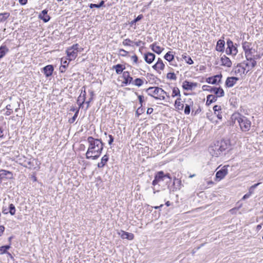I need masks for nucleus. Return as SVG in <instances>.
Masks as SVG:
<instances>
[{"label":"nucleus","mask_w":263,"mask_h":263,"mask_svg":"<svg viewBox=\"0 0 263 263\" xmlns=\"http://www.w3.org/2000/svg\"><path fill=\"white\" fill-rule=\"evenodd\" d=\"M87 140L89 145L86 153V158L88 159H97L102 153L104 143L101 139H95L91 136L88 137Z\"/></svg>","instance_id":"obj_1"},{"label":"nucleus","mask_w":263,"mask_h":263,"mask_svg":"<svg viewBox=\"0 0 263 263\" xmlns=\"http://www.w3.org/2000/svg\"><path fill=\"white\" fill-rule=\"evenodd\" d=\"M229 147V144L228 141L221 140L211 145L209 148V151L212 156L218 157Z\"/></svg>","instance_id":"obj_2"},{"label":"nucleus","mask_w":263,"mask_h":263,"mask_svg":"<svg viewBox=\"0 0 263 263\" xmlns=\"http://www.w3.org/2000/svg\"><path fill=\"white\" fill-rule=\"evenodd\" d=\"M232 119L237 121L242 132H248L251 128V122L246 117L240 114H234Z\"/></svg>","instance_id":"obj_3"},{"label":"nucleus","mask_w":263,"mask_h":263,"mask_svg":"<svg viewBox=\"0 0 263 263\" xmlns=\"http://www.w3.org/2000/svg\"><path fill=\"white\" fill-rule=\"evenodd\" d=\"M203 90L208 91L214 93L217 97H222L224 96V92L220 87H216L208 85H203L202 87Z\"/></svg>","instance_id":"obj_4"},{"label":"nucleus","mask_w":263,"mask_h":263,"mask_svg":"<svg viewBox=\"0 0 263 263\" xmlns=\"http://www.w3.org/2000/svg\"><path fill=\"white\" fill-rule=\"evenodd\" d=\"M227 45L226 53L229 55H235L238 52L237 45H234L233 42L230 39L227 40Z\"/></svg>","instance_id":"obj_5"},{"label":"nucleus","mask_w":263,"mask_h":263,"mask_svg":"<svg viewBox=\"0 0 263 263\" xmlns=\"http://www.w3.org/2000/svg\"><path fill=\"white\" fill-rule=\"evenodd\" d=\"M229 165L223 166L220 170L218 171L215 175L216 181H219L223 179L228 173V167Z\"/></svg>","instance_id":"obj_6"},{"label":"nucleus","mask_w":263,"mask_h":263,"mask_svg":"<svg viewBox=\"0 0 263 263\" xmlns=\"http://www.w3.org/2000/svg\"><path fill=\"white\" fill-rule=\"evenodd\" d=\"M242 63L238 64L232 70V72L235 75H239L241 76L242 74H246L251 69H248L246 72V68L242 66Z\"/></svg>","instance_id":"obj_7"},{"label":"nucleus","mask_w":263,"mask_h":263,"mask_svg":"<svg viewBox=\"0 0 263 263\" xmlns=\"http://www.w3.org/2000/svg\"><path fill=\"white\" fill-rule=\"evenodd\" d=\"M165 180L164 173L163 171H159L157 172L154 176V179L152 182V184L154 186L156 185L159 182Z\"/></svg>","instance_id":"obj_8"},{"label":"nucleus","mask_w":263,"mask_h":263,"mask_svg":"<svg viewBox=\"0 0 263 263\" xmlns=\"http://www.w3.org/2000/svg\"><path fill=\"white\" fill-rule=\"evenodd\" d=\"M13 178L12 172L5 170L0 171V182L5 179H11Z\"/></svg>","instance_id":"obj_9"},{"label":"nucleus","mask_w":263,"mask_h":263,"mask_svg":"<svg viewBox=\"0 0 263 263\" xmlns=\"http://www.w3.org/2000/svg\"><path fill=\"white\" fill-rule=\"evenodd\" d=\"M122 78L124 79V81L122 84L124 85H127L133 82V79L130 76L129 72L127 71L123 72Z\"/></svg>","instance_id":"obj_10"},{"label":"nucleus","mask_w":263,"mask_h":263,"mask_svg":"<svg viewBox=\"0 0 263 263\" xmlns=\"http://www.w3.org/2000/svg\"><path fill=\"white\" fill-rule=\"evenodd\" d=\"M78 51L74 50L70 47H69L66 50L67 55L68 57V60L69 61L74 60L78 56Z\"/></svg>","instance_id":"obj_11"},{"label":"nucleus","mask_w":263,"mask_h":263,"mask_svg":"<svg viewBox=\"0 0 263 263\" xmlns=\"http://www.w3.org/2000/svg\"><path fill=\"white\" fill-rule=\"evenodd\" d=\"M145 91L149 96L154 98L155 95L158 96V93L160 90L158 87H150L146 89Z\"/></svg>","instance_id":"obj_12"},{"label":"nucleus","mask_w":263,"mask_h":263,"mask_svg":"<svg viewBox=\"0 0 263 263\" xmlns=\"http://www.w3.org/2000/svg\"><path fill=\"white\" fill-rule=\"evenodd\" d=\"M54 67L52 65H48L43 68L42 71L46 77H49L52 74Z\"/></svg>","instance_id":"obj_13"},{"label":"nucleus","mask_w":263,"mask_h":263,"mask_svg":"<svg viewBox=\"0 0 263 263\" xmlns=\"http://www.w3.org/2000/svg\"><path fill=\"white\" fill-rule=\"evenodd\" d=\"M239 78L237 77H229L226 80V85L228 87H232L236 84Z\"/></svg>","instance_id":"obj_14"},{"label":"nucleus","mask_w":263,"mask_h":263,"mask_svg":"<svg viewBox=\"0 0 263 263\" xmlns=\"http://www.w3.org/2000/svg\"><path fill=\"white\" fill-rule=\"evenodd\" d=\"M221 77V74H218L214 77H209L207 79L206 82L209 84H216L218 82L220 81Z\"/></svg>","instance_id":"obj_15"},{"label":"nucleus","mask_w":263,"mask_h":263,"mask_svg":"<svg viewBox=\"0 0 263 263\" xmlns=\"http://www.w3.org/2000/svg\"><path fill=\"white\" fill-rule=\"evenodd\" d=\"M197 86V84L195 83L190 82L187 80L184 81L183 82L182 87L184 90H190Z\"/></svg>","instance_id":"obj_16"},{"label":"nucleus","mask_w":263,"mask_h":263,"mask_svg":"<svg viewBox=\"0 0 263 263\" xmlns=\"http://www.w3.org/2000/svg\"><path fill=\"white\" fill-rule=\"evenodd\" d=\"M48 11V10L44 9L39 15V18L43 20L45 23L48 22L50 19V17L47 14Z\"/></svg>","instance_id":"obj_17"},{"label":"nucleus","mask_w":263,"mask_h":263,"mask_svg":"<svg viewBox=\"0 0 263 263\" xmlns=\"http://www.w3.org/2000/svg\"><path fill=\"white\" fill-rule=\"evenodd\" d=\"M221 62V65L222 66H224L228 67H230L232 66V62L230 59L226 57L225 55H223L221 57L220 59Z\"/></svg>","instance_id":"obj_18"},{"label":"nucleus","mask_w":263,"mask_h":263,"mask_svg":"<svg viewBox=\"0 0 263 263\" xmlns=\"http://www.w3.org/2000/svg\"><path fill=\"white\" fill-rule=\"evenodd\" d=\"M225 42L223 40H219L216 44V49L217 51L222 52L224 51Z\"/></svg>","instance_id":"obj_19"},{"label":"nucleus","mask_w":263,"mask_h":263,"mask_svg":"<svg viewBox=\"0 0 263 263\" xmlns=\"http://www.w3.org/2000/svg\"><path fill=\"white\" fill-rule=\"evenodd\" d=\"M165 65L163 63L162 60L160 58H158L157 63L153 66V68L158 70V69H160L163 70L164 68Z\"/></svg>","instance_id":"obj_20"},{"label":"nucleus","mask_w":263,"mask_h":263,"mask_svg":"<svg viewBox=\"0 0 263 263\" xmlns=\"http://www.w3.org/2000/svg\"><path fill=\"white\" fill-rule=\"evenodd\" d=\"M155 58V55L151 52H148L144 55V60L148 64H151Z\"/></svg>","instance_id":"obj_21"},{"label":"nucleus","mask_w":263,"mask_h":263,"mask_svg":"<svg viewBox=\"0 0 263 263\" xmlns=\"http://www.w3.org/2000/svg\"><path fill=\"white\" fill-rule=\"evenodd\" d=\"M150 47L151 48V49L154 52H155V53H157L158 54H160L162 52L163 50L164 49V48H161L159 46H158L157 45V43L156 42H155L153 44H151Z\"/></svg>","instance_id":"obj_22"},{"label":"nucleus","mask_w":263,"mask_h":263,"mask_svg":"<svg viewBox=\"0 0 263 263\" xmlns=\"http://www.w3.org/2000/svg\"><path fill=\"white\" fill-rule=\"evenodd\" d=\"M121 232L122 234H121V237L122 239L133 240L134 238V235L133 233L126 232L123 231H122Z\"/></svg>","instance_id":"obj_23"},{"label":"nucleus","mask_w":263,"mask_h":263,"mask_svg":"<svg viewBox=\"0 0 263 263\" xmlns=\"http://www.w3.org/2000/svg\"><path fill=\"white\" fill-rule=\"evenodd\" d=\"M125 68V66L120 64H118L112 67V69L116 70L117 74H121Z\"/></svg>","instance_id":"obj_24"},{"label":"nucleus","mask_w":263,"mask_h":263,"mask_svg":"<svg viewBox=\"0 0 263 263\" xmlns=\"http://www.w3.org/2000/svg\"><path fill=\"white\" fill-rule=\"evenodd\" d=\"M218 97L213 95H209L206 97V102L207 105H210L212 103H214L217 101V99Z\"/></svg>","instance_id":"obj_25"},{"label":"nucleus","mask_w":263,"mask_h":263,"mask_svg":"<svg viewBox=\"0 0 263 263\" xmlns=\"http://www.w3.org/2000/svg\"><path fill=\"white\" fill-rule=\"evenodd\" d=\"M109 157L107 155H105L101 159V161L100 162L98 163V167L99 168H102L103 167L107 162L108 161Z\"/></svg>","instance_id":"obj_26"},{"label":"nucleus","mask_w":263,"mask_h":263,"mask_svg":"<svg viewBox=\"0 0 263 263\" xmlns=\"http://www.w3.org/2000/svg\"><path fill=\"white\" fill-rule=\"evenodd\" d=\"M160 90L159 92L158 93L157 97H154V98L156 100H164L165 99V97L164 96V95H166V92H165L163 89L160 88Z\"/></svg>","instance_id":"obj_27"},{"label":"nucleus","mask_w":263,"mask_h":263,"mask_svg":"<svg viewBox=\"0 0 263 263\" xmlns=\"http://www.w3.org/2000/svg\"><path fill=\"white\" fill-rule=\"evenodd\" d=\"M9 51V49L6 45L1 46L0 47V59L3 58Z\"/></svg>","instance_id":"obj_28"},{"label":"nucleus","mask_w":263,"mask_h":263,"mask_svg":"<svg viewBox=\"0 0 263 263\" xmlns=\"http://www.w3.org/2000/svg\"><path fill=\"white\" fill-rule=\"evenodd\" d=\"M181 98H178L175 102V107L178 110H182L184 105L181 103Z\"/></svg>","instance_id":"obj_29"},{"label":"nucleus","mask_w":263,"mask_h":263,"mask_svg":"<svg viewBox=\"0 0 263 263\" xmlns=\"http://www.w3.org/2000/svg\"><path fill=\"white\" fill-rule=\"evenodd\" d=\"M246 59L248 61H250L251 62V69L253 68H254L256 65V61L254 60L253 57H246Z\"/></svg>","instance_id":"obj_30"},{"label":"nucleus","mask_w":263,"mask_h":263,"mask_svg":"<svg viewBox=\"0 0 263 263\" xmlns=\"http://www.w3.org/2000/svg\"><path fill=\"white\" fill-rule=\"evenodd\" d=\"M10 16V13L4 12L0 13V22H5Z\"/></svg>","instance_id":"obj_31"},{"label":"nucleus","mask_w":263,"mask_h":263,"mask_svg":"<svg viewBox=\"0 0 263 263\" xmlns=\"http://www.w3.org/2000/svg\"><path fill=\"white\" fill-rule=\"evenodd\" d=\"M251 46V44L249 42L245 41L242 43V48L245 52H246V51L251 49L252 48Z\"/></svg>","instance_id":"obj_32"},{"label":"nucleus","mask_w":263,"mask_h":263,"mask_svg":"<svg viewBox=\"0 0 263 263\" xmlns=\"http://www.w3.org/2000/svg\"><path fill=\"white\" fill-rule=\"evenodd\" d=\"M164 58L167 61L171 62L174 59V55L171 51H168L165 54Z\"/></svg>","instance_id":"obj_33"},{"label":"nucleus","mask_w":263,"mask_h":263,"mask_svg":"<svg viewBox=\"0 0 263 263\" xmlns=\"http://www.w3.org/2000/svg\"><path fill=\"white\" fill-rule=\"evenodd\" d=\"M27 158H26L25 156H23L20 157L18 159V163L22 165V166L24 167H26V161L27 160Z\"/></svg>","instance_id":"obj_34"},{"label":"nucleus","mask_w":263,"mask_h":263,"mask_svg":"<svg viewBox=\"0 0 263 263\" xmlns=\"http://www.w3.org/2000/svg\"><path fill=\"white\" fill-rule=\"evenodd\" d=\"M182 58L184 59L186 63L190 65L193 64L194 63L192 58L190 57L187 55L186 54H183Z\"/></svg>","instance_id":"obj_35"},{"label":"nucleus","mask_w":263,"mask_h":263,"mask_svg":"<svg viewBox=\"0 0 263 263\" xmlns=\"http://www.w3.org/2000/svg\"><path fill=\"white\" fill-rule=\"evenodd\" d=\"M9 213L12 216L14 215L16 212V209L14 205L12 203L9 204Z\"/></svg>","instance_id":"obj_36"},{"label":"nucleus","mask_w":263,"mask_h":263,"mask_svg":"<svg viewBox=\"0 0 263 263\" xmlns=\"http://www.w3.org/2000/svg\"><path fill=\"white\" fill-rule=\"evenodd\" d=\"M172 96L173 97L179 96V98H180V91L178 87H174L173 88Z\"/></svg>","instance_id":"obj_37"},{"label":"nucleus","mask_w":263,"mask_h":263,"mask_svg":"<svg viewBox=\"0 0 263 263\" xmlns=\"http://www.w3.org/2000/svg\"><path fill=\"white\" fill-rule=\"evenodd\" d=\"M85 101V99L82 98V95H80L77 100V103L79 106V108L82 107L83 104Z\"/></svg>","instance_id":"obj_38"},{"label":"nucleus","mask_w":263,"mask_h":263,"mask_svg":"<svg viewBox=\"0 0 263 263\" xmlns=\"http://www.w3.org/2000/svg\"><path fill=\"white\" fill-rule=\"evenodd\" d=\"M143 17V16L142 14L139 15L136 18H135L134 20L130 22V23H129L130 26L135 25L137 22L140 21Z\"/></svg>","instance_id":"obj_39"},{"label":"nucleus","mask_w":263,"mask_h":263,"mask_svg":"<svg viewBox=\"0 0 263 263\" xmlns=\"http://www.w3.org/2000/svg\"><path fill=\"white\" fill-rule=\"evenodd\" d=\"M133 84L136 86L140 87L143 85V81L140 78H137L134 80Z\"/></svg>","instance_id":"obj_40"},{"label":"nucleus","mask_w":263,"mask_h":263,"mask_svg":"<svg viewBox=\"0 0 263 263\" xmlns=\"http://www.w3.org/2000/svg\"><path fill=\"white\" fill-rule=\"evenodd\" d=\"M193 104V102L191 101L190 104H185V108H184V114L186 115H189L190 113L191 107L190 106Z\"/></svg>","instance_id":"obj_41"},{"label":"nucleus","mask_w":263,"mask_h":263,"mask_svg":"<svg viewBox=\"0 0 263 263\" xmlns=\"http://www.w3.org/2000/svg\"><path fill=\"white\" fill-rule=\"evenodd\" d=\"M166 78L171 80H176L177 77L174 72H169L167 74Z\"/></svg>","instance_id":"obj_42"},{"label":"nucleus","mask_w":263,"mask_h":263,"mask_svg":"<svg viewBox=\"0 0 263 263\" xmlns=\"http://www.w3.org/2000/svg\"><path fill=\"white\" fill-rule=\"evenodd\" d=\"M255 52H256L255 49L252 48L251 49H250L248 51H246V52H245V55H246V57H249V56L253 57Z\"/></svg>","instance_id":"obj_43"},{"label":"nucleus","mask_w":263,"mask_h":263,"mask_svg":"<svg viewBox=\"0 0 263 263\" xmlns=\"http://www.w3.org/2000/svg\"><path fill=\"white\" fill-rule=\"evenodd\" d=\"M79 111V109H77L74 116L71 119H70L69 120V122L70 123H72L76 121V120L78 116Z\"/></svg>","instance_id":"obj_44"},{"label":"nucleus","mask_w":263,"mask_h":263,"mask_svg":"<svg viewBox=\"0 0 263 263\" xmlns=\"http://www.w3.org/2000/svg\"><path fill=\"white\" fill-rule=\"evenodd\" d=\"M11 105L8 104L6 106V108L7 110V111L5 113V115L6 116H9L10 115L12 112V109L11 107Z\"/></svg>","instance_id":"obj_45"},{"label":"nucleus","mask_w":263,"mask_h":263,"mask_svg":"<svg viewBox=\"0 0 263 263\" xmlns=\"http://www.w3.org/2000/svg\"><path fill=\"white\" fill-rule=\"evenodd\" d=\"M130 43H133V42L129 39H126L123 41L122 44L124 46H130Z\"/></svg>","instance_id":"obj_46"},{"label":"nucleus","mask_w":263,"mask_h":263,"mask_svg":"<svg viewBox=\"0 0 263 263\" xmlns=\"http://www.w3.org/2000/svg\"><path fill=\"white\" fill-rule=\"evenodd\" d=\"M71 48L73 49L74 50H76L78 52L80 51L81 52L82 50L79 48V45L78 44H76L73 45L72 46L70 47Z\"/></svg>","instance_id":"obj_47"},{"label":"nucleus","mask_w":263,"mask_h":263,"mask_svg":"<svg viewBox=\"0 0 263 263\" xmlns=\"http://www.w3.org/2000/svg\"><path fill=\"white\" fill-rule=\"evenodd\" d=\"M213 110L214 111V114H216L217 112L220 111L221 110V106L216 105L213 107Z\"/></svg>","instance_id":"obj_48"},{"label":"nucleus","mask_w":263,"mask_h":263,"mask_svg":"<svg viewBox=\"0 0 263 263\" xmlns=\"http://www.w3.org/2000/svg\"><path fill=\"white\" fill-rule=\"evenodd\" d=\"M164 178L165 179H167L168 180L166 181V183H170L171 181L172 178L169 173H167L166 174H164Z\"/></svg>","instance_id":"obj_49"},{"label":"nucleus","mask_w":263,"mask_h":263,"mask_svg":"<svg viewBox=\"0 0 263 263\" xmlns=\"http://www.w3.org/2000/svg\"><path fill=\"white\" fill-rule=\"evenodd\" d=\"M119 52H120V54L122 56V57H125L127 55V54H128V51L125 50L124 49H120L119 50Z\"/></svg>","instance_id":"obj_50"},{"label":"nucleus","mask_w":263,"mask_h":263,"mask_svg":"<svg viewBox=\"0 0 263 263\" xmlns=\"http://www.w3.org/2000/svg\"><path fill=\"white\" fill-rule=\"evenodd\" d=\"M108 137H109V139L108 140V143L109 145H111L114 142V138L111 135H109Z\"/></svg>","instance_id":"obj_51"},{"label":"nucleus","mask_w":263,"mask_h":263,"mask_svg":"<svg viewBox=\"0 0 263 263\" xmlns=\"http://www.w3.org/2000/svg\"><path fill=\"white\" fill-rule=\"evenodd\" d=\"M86 91H85V87L84 86L82 88V91L81 95H82V98L86 99Z\"/></svg>","instance_id":"obj_52"},{"label":"nucleus","mask_w":263,"mask_h":263,"mask_svg":"<svg viewBox=\"0 0 263 263\" xmlns=\"http://www.w3.org/2000/svg\"><path fill=\"white\" fill-rule=\"evenodd\" d=\"M2 213L4 214V215H7L9 213V212L7 209V206H3L2 207Z\"/></svg>","instance_id":"obj_53"},{"label":"nucleus","mask_w":263,"mask_h":263,"mask_svg":"<svg viewBox=\"0 0 263 263\" xmlns=\"http://www.w3.org/2000/svg\"><path fill=\"white\" fill-rule=\"evenodd\" d=\"M138 97L141 106H142V103L144 102V97L141 95H139L138 96Z\"/></svg>","instance_id":"obj_54"},{"label":"nucleus","mask_w":263,"mask_h":263,"mask_svg":"<svg viewBox=\"0 0 263 263\" xmlns=\"http://www.w3.org/2000/svg\"><path fill=\"white\" fill-rule=\"evenodd\" d=\"M131 59L133 60V62L135 64H137L138 61V58L136 55H134L131 57Z\"/></svg>","instance_id":"obj_55"},{"label":"nucleus","mask_w":263,"mask_h":263,"mask_svg":"<svg viewBox=\"0 0 263 263\" xmlns=\"http://www.w3.org/2000/svg\"><path fill=\"white\" fill-rule=\"evenodd\" d=\"M62 68H63L64 69H66V67L68 66V62H67V61L66 60H65V61H63L62 60Z\"/></svg>","instance_id":"obj_56"},{"label":"nucleus","mask_w":263,"mask_h":263,"mask_svg":"<svg viewBox=\"0 0 263 263\" xmlns=\"http://www.w3.org/2000/svg\"><path fill=\"white\" fill-rule=\"evenodd\" d=\"M89 7L91 9L94 8H100V7H99V5L98 4H90L89 5Z\"/></svg>","instance_id":"obj_57"},{"label":"nucleus","mask_w":263,"mask_h":263,"mask_svg":"<svg viewBox=\"0 0 263 263\" xmlns=\"http://www.w3.org/2000/svg\"><path fill=\"white\" fill-rule=\"evenodd\" d=\"M217 117V118L219 120H221L222 118V116L220 112V111L217 112L216 114H214Z\"/></svg>","instance_id":"obj_58"},{"label":"nucleus","mask_w":263,"mask_h":263,"mask_svg":"<svg viewBox=\"0 0 263 263\" xmlns=\"http://www.w3.org/2000/svg\"><path fill=\"white\" fill-rule=\"evenodd\" d=\"M7 253V252H6L3 246L0 247V254H3Z\"/></svg>","instance_id":"obj_59"},{"label":"nucleus","mask_w":263,"mask_h":263,"mask_svg":"<svg viewBox=\"0 0 263 263\" xmlns=\"http://www.w3.org/2000/svg\"><path fill=\"white\" fill-rule=\"evenodd\" d=\"M251 196V194L248 192V193H247L246 194H245V195L243 196V197H242V200H245V199H248V198H249Z\"/></svg>","instance_id":"obj_60"},{"label":"nucleus","mask_w":263,"mask_h":263,"mask_svg":"<svg viewBox=\"0 0 263 263\" xmlns=\"http://www.w3.org/2000/svg\"><path fill=\"white\" fill-rule=\"evenodd\" d=\"M134 43L136 46H139L141 45V44H142L143 45L144 44V43L142 42V41H138V42H135Z\"/></svg>","instance_id":"obj_61"},{"label":"nucleus","mask_w":263,"mask_h":263,"mask_svg":"<svg viewBox=\"0 0 263 263\" xmlns=\"http://www.w3.org/2000/svg\"><path fill=\"white\" fill-rule=\"evenodd\" d=\"M255 189L251 186L249 189V193L252 195L254 192Z\"/></svg>","instance_id":"obj_62"},{"label":"nucleus","mask_w":263,"mask_h":263,"mask_svg":"<svg viewBox=\"0 0 263 263\" xmlns=\"http://www.w3.org/2000/svg\"><path fill=\"white\" fill-rule=\"evenodd\" d=\"M5 230V227L3 226H0V236H2Z\"/></svg>","instance_id":"obj_63"},{"label":"nucleus","mask_w":263,"mask_h":263,"mask_svg":"<svg viewBox=\"0 0 263 263\" xmlns=\"http://www.w3.org/2000/svg\"><path fill=\"white\" fill-rule=\"evenodd\" d=\"M18 1L22 5H26L27 3V0H18Z\"/></svg>","instance_id":"obj_64"}]
</instances>
